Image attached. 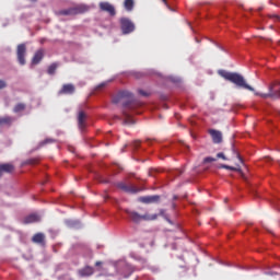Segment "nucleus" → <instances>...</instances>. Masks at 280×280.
I'll return each instance as SVG.
<instances>
[{
	"instance_id": "nucleus-14",
	"label": "nucleus",
	"mask_w": 280,
	"mask_h": 280,
	"mask_svg": "<svg viewBox=\"0 0 280 280\" xmlns=\"http://www.w3.org/2000/svg\"><path fill=\"white\" fill-rule=\"evenodd\" d=\"M40 221V217L37 213H31L23 219V224H32Z\"/></svg>"
},
{
	"instance_id": "nucleus-16",
	"label": "nucleus",
	"mask_w": 280,
	"mask_h": 280,
	"mask_svg": "<svg viewBox=\"0 0 280 280\" xmlns=\"http://www.w3.org/2000/svg\"><path fill=\"white\" fill-rule=\"evenodd\" d=\"M45 240H46V236L42 232H38V233L34 234L33 237H32V242L34 244H38V245H42V246H45Z\"/></svg>"
},
{
	"instance_id": "nucleus-8",
	"label": "nucleus",
	"mask_w": 280,
	"mask_h": 280,
	"mask_svg": "<svg viewBox=\"0 0 280 280\" xmlns=\"http://www.w3.org/2000/svg\"><path fill=\"white\" fill-rule=\"evenodd\" d=\"M100 9L103 12H106V13L110 14V16H115L116 15L115 7L112 3H109V2H101L100 3Z\"/></svg>"
},
{
	"instance_id": "nucleus-4",
	"label": "nucleus",
	"mask_w": 280,
	"mask_h": 280,
	"mask_svg": "<svg viewBox=\"0 0 280 280\" xmlns=\"http://www.w3.org/2000/svg\"><path fill=\"white\" fill-rule=\"evenodd\" d=\"M126 213L130 217V219L135 222V223H140L141 221H155L159 218L158 213H153V214H140L137 211L133 210H126Z\"/></svg>"
},
{
	"instance_id": "nucleus-26",
	"label": "nucleus",
	"mask_w": 280,
	"mask_h": 280,
	"mask_svg": "<svg viewBox=\"0 0 280 280\" xmlns=\"http://www.w3.org/2000/svg\"><path fill=\"white\" fill-rule=\"evenodd\" d=\"M232 151H234V155H235V158L238 160V162H240L241 164H243V159H242V156L240 155V153H238L237 151H235L234 147H232Z\"/></svg>"
},
{
	"instance_id": "nucleus-27",
	"label": "nucleus",
	"mask_w": 280,
	"mask_h": 280,
	"mask_svg": "<svg viewBox=\"0 0 280 280\" xmlns=\"http://www.w3.org/2000/svg\"><path fill=\"white\" fill-rule=\"evenodd\" d=\"M217 159H221L223 161H228V158L225 156V154L223 152L217 153Z\"/></svg>"
},
{
	"instance_id": "nucleus-6",
	"label": "nucleus",
	"mask_w": 280,
	"mask_h": 280,
	"mask_svg": "<svg viewBox=\"0 0 280 280\" xmlns=\"http://www.w3.org/2000/svg\"><path fill=\"white\" fill-rule=\"evenodd\" d=\"M121 30L124 35H129L135 32L136 26L129 19H121Z\"/></svg>"
},
{
	"instance_id": "nucleus-40",
	"label": "nucleus",
	"mask_w": 280,
	"mask_h": 280,
	"mask_svg": "<svg viewBox=\"0 0 280 280\" xmlns=\"http://www.w3.org/2000/svg\"><path fill=\"white\" fill-rule=\"evenodd\" d=\"M277 97H280V91L277 92Z\"/></svg>"
},
{
	"instance_id": "nucleus-9",
	"label": "nucleus",
	"mask_w": 280,
	"mask_h": 280,
	"mask_svg": "<svg viewBox=\"0 0 280 280\" xmlns=\"http://www.w3.org/2000/svg\"><path fill=\"white\" fill-rule=\"evenodd\" d=\"M208 133H210V137H212V142L214 144H220L222 143L223 137H222V132L215 129H210L208 131Z\"/></svg>"
},
{
	"instance_id": "nucleus-33",
	"label": "nucleus",
	"mask_w": 280,
	"mask_h": 280,
	"mask_svg": "<svg viewBox=\"0 0 280 280\" xmlns=\"http://www.w3.org/2000/svg\"><path fill=\"white\" fill-rule=\"evenodd\" d=\"M140 144H141V142H140L139 140H136V141L133 142V148H135V149H138V148L140 147Z\"/></svg>"
},
{
	"instance_id": "nucleus-7",
	"label": "nucleus",
	"mask_w": 280,
	"mask_h": 280,
	"mask_svg": "<svg viewBox=\"0 0 280 280\" xmlns=\"http://www.w3.org/2000/svg\"><path fill=\"white\" fill-rule=\"evenodd\" d=\"M25 54H26V46H25V44H20L18 46L16 55H18V60H19L21 66H25L26 65Z\"/></svg>"
},
{
	"instance_id": "nucleus-17",
	"label": "nucleus",
	"mask_w": 280,
	"mask_h": 280,
	"mask_svg": "<svg viewBox=\"0 0 280 280\" xmlns=\"http://www.w3.org/2000/svg\"><path fill=\"white\" fill-rule=\"evenodd\" d=\"M85 119H86V114L83 110H81L79 113V116H78V121H79L80 129L85 128Z\"/></svg>"
},
{
	"instance_id": "nucleus-37",
	"label": "nucleus",
	"mask_w": 280,
	"mask_h": 280,
	"mask_svg": "<svg viewBox=\"0 0 280 280\" xmlns=\"http://www.w3.org/2000/svg\"><path fill=\"white\" fill-rule=\"evenodd\" d=\"M165 214V210L164 209H160V215H164Z\"/></svg>"
},
{
	"instance_id": "nucleus-28",
	"label": "nucleus",
	"mask_w": 280,
	"mask_h": 280,
	"mask_svg": "<svg viewBox=\"0 0 280 280\" xmlns=\"http://www.w3.org/2000/svg\"><path fill=\"white\" fill-rule=\"evenodd\" d=\"M217 159L215 158H212V156H208L206 159H203V163H212V162H215Z\"/></svg>"
},
{
	"instance_id": "nucleus-5",
	"label": "nucleus",
	"mask_w": 280,
	"mask_h": 280,
	"mask_svg": "<svg viewBox=\"0 0 280 280\" xmlns=\"http://www.w3.org/2000/svg\"><path fill=\"white\" fill-rule=\"evenodd\" d=\"M117 188H119L120 190H122L127 194H132V195H136L141 191L140 188H137L133 185H127L125 182L117 183Z\"/></svg>"
},
{
	"instance_id": "nucleus-29",
	"label": "nucleus",
	"mask_w": 280,
	"mask_h": 280,
	"mask_svg": "<svg viewBox=\"0 0 280 280\" xmlns=\"http://www.w3.org/2000/svg\"><path fill=\"white\" fill-rule=\"evenodd\" d=\"M38 163V160L37 159H30L27 160L26 164L28 165H36Z\"/></svg>"
},
{
	"instance_id": "nucleus-21",
	"label": "nucleus",
	"mask_w": 280,
	"mask_h": 280,
	"mask_svg": "<svg viewBox=\"0 0 280 280\" xmlns=\"http://www.w3.org/2000/svg\"><path fill=\"white\" fill-rule=\"evenodd\" d=\"M25 108H26V105H25L24 103H19V104L15 105L13 112H14L15 114H19V113L24 112Z\"/></svg>"
},
{
	"instance_id": "nucleus-34",
	"label": "nucleus",
	"mask_w": 280,
	"mask_h": 280,
	"mask_svg": "<svg viewBox=\"0 0 280 280\" xmlns=\"http://www.w3.org/2000/svg\"><path fill=\"white\" fill-rule=\"evenodd\" d=\"M162 3H164V5H166V9L172 11V8L170 7V4L167 3V0H162Z\"/></svg>"
},
{
	"instance_id": "nucleus-30",
	"label": "nucleus",
	"mask_w": 280,
	"mask_h": 280,
	"mask_svg": "<svg viewBox=\"0 0 280 280\" xmlns=\"http://www.w3.org/2000/svg\"><path fill=\"white\" fill-rule=\"evenodd\" d=\"M139 94L144 96V97H149L150 96V93L149 92H145L143 90H139Z\"/></svg>"
},
{
	"instance_id": "nucleus-39",
	"label": "nucleus",
	"mask_w": 280,
	"mask_h": 280,
	"mask_svg": "<svg viewBox=\"0 0 280 280\" xmlns=\"http://www.w3.org/2000/svg\"><path fill=\"white\" fill-rule=\"evenodd\" d=\"M178 199V196H173V200H177Z\"/></svg>"
},
{
	"instance_id": "nucleus-2",
	"label": "nucleus",
	"mask_w": 280,
	"mask_h": 280,
	"mask_svg": "<svg viewBox=\"0 0 280 280\" xmlns=\"http://www.w3.org/2000/svg\"><path fill=\"white\" fill-rule=\"evenodd\" d=\"M219 75L225 81L234 84L238 89L247 90L249 92H255V89L250 86L245 78L237 72H229L226 70H219Z\"/></svg>"
},
{
	"instance_id": "nucleus-15",
	"label": "nucleus",
	"mask_w": 280,
	"mask_h": 280,
	"mask_svg": "<svg viewBox=\"0 0 280 280\" xmlns=\"http://www.w3.org/2000/svg\"><path fill=\"white\" fill-rule=\"evenodd\" d=\"M94 275V268L92 266H85L79 270V276L88 278Z\"/></svg>"
},
{
	"instance_id": "nucleus-24",
	"label": "nucleus",
	"mask_w": 280,
	"mask_h": 280,
	"mask_svg": "<svg viewBox=\"0 0 280 280\" xmlns=\"http://www.w3.org/2000/svg\"><path fill=\"white\" fill-rule=\"evenodd\" d=\"M56 140L52 139V138H47L45 139L44 141L40 142V147H44V145H47V144H51V143H55Z\"/></svg>"
},
{
	"instance_id": "nucleus-35",
	"label": "nucleus",
	"mask_w": 280,
	"mask_h": 280,
	"mask_svg": "<svg viewBox=\"0 0 280 280\" xmlns=\"http://www.w3.org/2000/svg\"><path fill=\"white\" fill-rule=\"evenodd\" d=\"M182 174H183V171H180V170H175V175L180 176Z\"/></svg>"
},
{
	"instance_id": "nucleus-25",
	"label": "nucleus",
	"mask_w": 280,
	"mask_h": 280,
	"mask_svg": "<svg viewBox=\"0 0 280 280\" xmlns=\"http://www.w3.org/2000/svg\"><path fill=\"white\" fill-rule=\"evenodd\" d=\"M108 85V81L102 82L96 86V91H101Z\"/></svg>"
},
{
	"instance_id": "nucleus-36",
	"label": "nucleus",
	"mask_w": 280,
	"mask_h": 280,
	"mask_svg": "<svg viewBox=\"0 0 280 280\" xmlns=\"http://www.w3.org/2000/svg\"><path fill=\"white\" fill-rule=\"evenodd\" d=\"M95 265H96V267H100V266H102V265H103V261L97 260V261L95 262Z\"/></svg>"
},
{
	"instance_id": "nucleus-23",
	"label": "nucleus",
	"mask_w": 280,
	"mask_h": 280,
	"mask_svg": "<svg viewBox=\"0 0 280 280\" xmlns=\"http://www.w3.org/2000/svg\"><path fill=\"white\" fill-rule=\"evenodd\" d=\"M58 65L57 63H51L47 70V73L49 75H54L55 72L57 71Z\"/></svg>"
},
{
	"instance_id": "nucleus-31",
	"label": "nucleus",
	"mask_w": 280,
	"mask_h": 280,
	"mask_svg": "<svg viewBox=\"0 0 280 280\" xmlns=\"http://www.w3.org/2000/svg\"><path fill=\"white\" fill-rule=\"evenodd\" d=\"M7 88V83L3 80H0V90H3Z\"/></svg>"
},
{
	"instance_id": "nucleus-22",
	"label": "nucleus",
	"mask_w": 280,
	"mask_h": 280,
	"mask_svg": "<svg viewBox=\"0 0 280 280\" xmlns=\"http://www.w3.org/2000/svg\"><path fill=\"white\" fill-rule=\"evenodd\" d=\"M133 7H135L133 0H125V8L127 11H132Z\"/></svg>"
},
{
	"instance_id": "nucleus-32",
	"label": "nucleus",
	"mask_w": 280,
	"mask_h": 280,
	"mask_svg": "<svg viewBox=\"0 0 280 280\" xmlns=\"http://www.w3.org/2000/svg\"><path fill=\"white\" fill-rule=\"evenodd\" d=\"M260 96L262 98H268V97H275V94H271V93H269V94H261Z\"/></svg>"
},
{
	"instance_id": "nucleus-10",
	"label": "nucleus",
	"mask_w": 280,
	"mask_h": 280,
	"mask_svg": "<svg viewBox=\"0 0 280 280\" xmlns=\"http://www.w3.org/2000/svg\"><path fill=\"white\" fill-rule=\"evenodd\" d=\"M75 92V86L72 83L63 84L62 89L59 91V95H73Z\"/></svg>"
},
{
	"instance_id": "nucleus-1",
	"label": "nucleus",
	"mask_w": 280,
	"mask_h": 280,
	"mask_svg": "<svg viewBox=\"0 0 280 280\" xmlns=\"http://www.w3.org/2000/svg\"><path fill=\"white\" fill-rule=\"evenodd\" d=\"M114 104H122V116L125 117V125H135V121L129 112L136 110L142 106L141 102L133 98V94L127 90L120 91L113 98Z\"/></svg>"
},
{
	"instance_id": "nucleus-12",
	"label": "nucleus",
	"mask_w": 280,
	"mask_h": 280,
	"mask_svg": "<svg viewBox=\"0 0 280 280\" xmlns=\"http://www.w3.org/2000/svg\"><path fill=\"white\" fill-rule=\"evenodd\" d=\"M14 121L15 118L12 116H0V127L10 128Z\"/></svg>"
},
{
	"instance_id": "nucleus-11",
	"label": "nucleus",
	"mask_w": 280,
	"mask_h": 280,
	"mask_svg": "<svg viewBox=\"0 0 280 280\" xmlns=\"http://www.w3.org/2000/svg\"><path fill=\"white\" fill-rule=\"evenodd\" d=\"M161 197L159 195H153V196H142L139 198L140 202L150 205V203H156L159 202Z\"/></svg>"
},
{
	"instance_id": "nucleus-13",
	"label": "nucleus",
	"mask_w": 280,
	"mask_h": 280,
	"mask_svg": "<svg viewBox=\"0 0 280 280\" xmlns=\"http://www.w3.org/2000/svg\"><path fill=\"white\" fill-rule=\"evenodd\" d=\"M14 171V165L11 163H2L0 164V178L4 173L11 174Z\"/></svg>"
},
{
	"instance_id": "nucleus-38",
	"label": "nucleus",
	"mask_w": 280,
	"mask_h": 280,
	"mask_svg": "<svg viewBox=\"0 0 280 280\" xmlns=\"http://www.w3.org/2000/svg\"><path fill=\"white\" fill-rule=\"evenodd\" d=\"M271 18L280 20V18L278 15H272Z\"/></svg>"
},
{
	"instance_id": "nucleus-41",
	"label": "nucleus",
	"mask_w": 280,
	"mask_h": 280,
	"mask_svg": "<svg viewBox=\"0 0 280 280\" xmlns=\"http://www.w3.org/2000/svg\"><path fill=\"white\" fill-rule=\"evenodd\" d=\"M32 2H36V0H32Z\"/></svg>"
},
{
	"instance_id": "nucleus-20",
	"label": "nucleus",
	"mask_w": 280,
	"mask_h": 280,
	"mask_svg": "<svg viewBox=\"0 0 280 280\" xmlns=\"http://www.w3.org/2000/svg\"><path fill=\"white\" fill-rule=\"evenodd\" d=\"M219 168L242 173V168L241 167H235V166H231V165H228V164H221V166H219Z\"/></svg>"
},
{
	"instance_id": "nucleus-19",
	"label": "nucleus",
	"mask_w": 280,
	"mask_h": 280,
	"mask_svg": "<svg viewBox=\"0 0 280 280\" xmlns=\"http://www.w3.org/2000/svg\"><path fill=\"white\" fill-rule=\"evenodd\" d=\"M124 270L125 278H129L135 272V268L131 265H125Z\"/></svg>"
},
{
	"instance_id": "nucleus-18",
	"label": "nucleus",
	"mask_w": 280,
	"mask_h": 280,
	"mask_svg": "<svg viewBox=\"0 0 280 280\" xmlns=\"http://www.w3.org/2000/svg\"><path fill=\"white\" fill-rule=\"evenodd\" d=\"M44 58V51L43 50H38L36 51V54L34 55V58L32 60L33 65H38Z\"/></svg>"
},
{
	"instance_id": "nucleus-3",
	"label": "nucleus",
	"mask_w": 280,
	"mask_h": 280,
	"mask_svg": "<svg viewBox=\"0 0 280 280\" xmlns=\"http://www.w3.org/2000/svg\"><path fill=\"white\" fill-rule=\"evenodd\" d=\"M89 11V8L85 4H79L73 8L63 9L57 12L58 16H75L84 14Z\"/></svg>"
}]
</instances>
